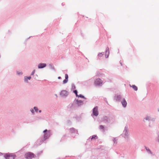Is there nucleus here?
Masks as SVG:
<instances>
[{
    "label": "nucleus",
    "instance_id": "nucleus-6",
    "mask_svg": "<svg viewBox=\"0 0 159 159\" xmlns=\"http://www.w3.org/2000/svg\"><path fill=\"white\" fill-rule=\"evenodd\" d=\"M46 66V64L45 63H40L39 64L38 67L39 69L45 67Z\"/></svg>",
    "mask_w": 159,
    "mask_h": 159
},
{
    "label": "nucleus",
    "instance_id": "nucleus-24",
    "mask_svg": "<svg viewBox=\"0 0 159 159\" xmlns=\"http://www.w3.org/2000/svg\"><path fill=\"white\" fill-rule=\"evenodd\" d=\"M125 132H126V133H128V132H127V130L126 129H125Z\"/></svg>",
    "mask_w": 159,
    "mask_h": 159
},
{
    "label": "nucleus",
    "instance_id": "nucleus-19",
    "mask_svg": "<svg viewBox=\"0 0 159 159\" xmlns=\"http://www.w3.org/2000/svg\"><path fill=\"white\" fill-rule=\"evenodd\" d=\"M34 109L35 110V111L37 112V110H38V108L36 107H34Z\"/></svg>",
    "mask_w": 159,
    "mask_h": 159
},
{
    "label": "nucleus",
    "instance_id": "nucleus-26",
    "mask_svg": "<svg viewBox=\"0 0 159 159\" xmlns=\"http://www.w3.org/2000/svg\"><path fill=\"white\" fill-rule=\"evenodd\" d=\"M33 111H34V110H32V111H31V112H32V113H33Z\"/></svg>",
    "mask_w": 159,
    "mask_h": 159
},
{
    "label": "nucleus",
    "instance_id": "nucleus-23",
    "mask_svg": "<svg viewBox=\"0 0 159 159\" xmlns=\"http://www.w3.org/2000/svg\"><path fill=\"white\" fill-rule=\"evenodd\" d=\"M149 119V117H147L146 118V120H148V119Z\"/></svg>",
    "mask_w": 159,
    "mask_h": 159
},
{
    "label": "nucleus",
    "instance_id": "nucleus-2",
    "mask_svg": "<svg viewBox=\"0 0 159 159\" xmlns=\"http://www.w3.org/2000/svg\"><path fill=\"white\" fill-rule=\"evenodd\" d=\"M35 156L32 153L29 152L25 155V157L27 159H31L33 157H34Z\"/></svg>",
    "mask_w": 159,
    "mask_h": 159
},
{
    "label": "nucleus",
    "instance_id": "nucleus-27",
    "mask_svg": "<svg viewBox=\"0 0 159 159\" xmlns=\"http://www.w3.org/2000/svg\"><path fill=\"white\" fill-rule=\"evenodd\" d=\"M114 140H115V139H114ZM115 141H114V143H115Z\"/></svg>",
    "mask_w": 159,
    "mask_h": 159
},
{
    "label": "nucleus",
    "instance_id": "nucleus-22",
    "mask_svg": "<svg viewBox=\"0 0 159 159\" xmlns=\"http://www.w3.org/2000/svg\"><path fill=\"white\" fill-rule=\"evenodd\" d=\"M158 142H159V135H158Z\"/></svg>",
    "mask_w": 159,
    "mask_h": 159
},
{
    "label": "nucleus",
    "instance_id": "nucleus-1",
    "mask_svg": "<svg viewBox=\"0 0 159 159\" xmlns=\"http://www.w3.org/2000/svg\"><path fill=\"white\" fill-rule=\"evenodd\" d=\"M44 133L43 139L44 140H45L48 139L51 133L50 130H48L47 129H45L43 131Z\"/></svg>",
    "mask_w": 159,
    "mask_h": 159
},
{
    "label": "nucleus",
    "instance_id": "nucleus-28",
    "mask_svg": "<svg viewBox=\"0 0 159 159\" xmlns=\"http://www.w3.org/2000/svg\"><path fill=\"white\" fill-rule=\"evenodd\" d=\"M39 112H41V110H40V111H39Z\"/></svg>",
    "mask_w": 159,
    "mask_h": 159
},
{
    "label": "nucleus",
    "instance_id": "nucleus-8",
    "mask_svg": "<svg viewBox=\"0 0 159 159\" xmlns=\"http://www.w3.org/2000/svg\"><path fill=\"white\" fill-rule=\"evenodd\" d=\"M61 94L62 95H66L67 94V92L66 91L63 90L61 91Z\"/></svg>",
    "mask_w": 159,
    "mask_h": 159
},
{
    "label": "nucleus",
    "instance_id": "nucleus-10",
    "mask_svg": "<svg viewBox=\"0 0 159 159\" xmlns=\"http://www.w3.org/2000/svg\"><path fill=\"white\" fill-rule=\"evenodd\" d=\"M97 138V136L96 135H93L92 137H91V140L93 139H95Z\"/></svg>",
    "mask_w": 159,
    "mask_h": 159
},
{
    "label": "nucleus",
    "instance_id": "nucleus-13",
    "mask_svg": "<svg viewBox=\"0 0 159 159\" xmlns=\"http://www.w3.org/2000/svg\"><path fill=\"white\" fill-rule=\"evenodd\" d=\"M68 80L65 79L63 81V83L65 84L68 81Z\"/></svg>",
    "mask_w": 159,
    "mask_h": 159
},
{
    "label": "nucleus",
    "instance_id": "nucleus-11",
    "mask_svg": "<svg viewBox=\"0 0 159 159\" xmlns=\"http://www.w3.org/2000/svg\"><path fill=\"white\" fill-rule=\"evenodd\" d=\"M31 77H25V80L27 81V79L30 80V79Z\"/></svg>",
    "mask_w": 159,
    "mask_h": 159
},
{
    "label": "nucleus",
    "instance_id": "nucleus-16",
    "mask_svg": "<svg viewBox=\"0 0 159 159\" xmlns=\"http://www.w3.org/2000/svg\"><path fill=\"white\" fill-rule=\"evenodd\" d=\"M74 93L75 94V95H76V96H78V95L77 94V91L76 90H74Z\"/></svg>",
    "mask_w": 159,
    "mask_h": 159
},
{
    "label": "nucleus",
    "instance_id": "nucleus-7",
    "mask_svg": "<svg viewBox=\"0 0 159 159\" xmlns=\"http://www.w3.org/2000/svg\"><path fill=\"white\" fill-rule=\"evenodd\" d=\"M121 103L123 106L124 107H125L127 105V102L125 99H124L123 100L121 101Z\"/></svg>",
    "mask_w": 159,
    "mask_h": 159
},
{
    "label": "nucleus",
    "instance_id": "nucleus-15",
    "mask_svg": "<svg viewBox=\"0 0 159 159\" xmlns=\"http://www.w3.org/2000/svg\"><path fill=\"white\" fill-rule=\"evenodd\" d=\"M65 79L68 80V76L67 74H66L65 75Z\"/></svg>",
    "mask_w": 159,
    "mask_h": 159
},
{
    "label": "nucleus",
    "instance_id": "nucleus-14",
    "mask_svg": "<svg viewBox=\"0 0 159 159\" xmlns=\"http://www.w3.org/2000/svg\"><path fill=\"white\" fill-rule=\"evenodd\" d=\"M103 55V54L102 53H100L98 55V57H101Z\"/></svg>",
    "mask_w": 159,
    "mask_h": 159
},
{
    "label": "nucleus",
    "instance_id": "nucleus-5",
    "mask_svg": "<svg viewBox=\"0 0 159 159\" xmlns=\"http://www.w3.org/2000/svg\"><path fill=\"white\" fill-rule=\"evenodd\" d=\"M93 115L95 116H97L98 115V107H96L93 108Z\"/></svg>",
    "mask_w": 159,
    "mask_h": 159
},
{
    "label": "nucleus",
    "instance_id": "nucleus-9",
    "mask_svg": "<svg viewBox=\"0 0 159 159\" xmlns=\"http://www.w3.org/2000/svg\"><path fill=\"white\" fill-rule=\"evenodd\" d=\"M135 91H137L138 89L137 87L134 85H133L132 86H130Z\"/></svg>",
    "mask_w": 159,
    "mask_h": 159
},
{
    "label": "nucleus",
    "instance_id": "nucleus-3",
    "mask_svg": "<svg viewBox=\"0 0 159 159\" xmlns=\"http://www.w3.org/2000/svg\"><path fill=\"white\" fill-rule=\"evenodd\" d=\"M4 157L6 159H14L15 156L12 154L7 153L5 155Z\"/></svg>",
    "mask_w": 159,
    "mask_h": 159
},
{
    "label": "nucleus",
    "instance_id": "nucleus-20",
    "mask_svg": "<svg viewBox=\"0 0 159 159\" xmlns=\"http://www.w3.org/2000/svg\"><path fill=\"white\" fill-rule=\"evenodd\" d=\"M35 72V70H33V71H32V73L31 74V75H34V74Z\"/></svg>",
    "mask_w": 159,
    "mask_h": 159
},
{
    "label": "nucleus",
    "instance_id": "nucleus-18",
    "mask_svg": "<svg viewBox=\"0 0 159 159\" xmlns=\"http://www.w3.org/2000/svg\"><path fill=\"white\" fill-rule=\"evenodd\" d=\"M70 130L72 133H73V132H74V129L73 128L70 129Z\"/></svg>",
    "mask_w": 159,
    "mask_h": 159
},
{
    "label": "nucleus",
    "instance_id": "nucleus-12",
    "mask_svg": "<svg viewBox=\"0 0 159 159\" xmlns=\"http://www.w3.org/2000/svg\"><path fill=\"white\" fill-rule=\"evenodd\" d=\"M99 127V129H104V127L102 125H100Z\"/></svg>",
    "mask_w": 159,
    "mask_h": 159
},
{
    "label": "nucleus",
    "instance_id": "nucleus-25",
    "mask_svg": "<svg viewBox=\"0 0 159 159\" xmlns=\"http://www.w3.org/2000/svg\"><path fill=\"white\" fill-rule=\"evenodd\" d=\"M61 78V77H58V79H60Z\"/></svg>",
    "mask_w": 159,
    "mask_h": 159
},
{
    "label": "nucleus",
    "instance_id": "nucleus-17",
    "mask_svg": "<svg viewBox=\"0 0 159 159\" xmlns=\"http://www.w3.org/2000/svg\"><path fill=\"white\" fill-rule=\"evenodd\" d=\"M78 97H80L81 98H84L85 97H84V96L82 95H80L79 96L78 95Z\"/></svg>",
    "mask_w": 159,
    "mask_h": 159
},
{
    "label": "nucleus",
    "instance_id": "nucleus-21",
    "mask_svg": "<svg viewBox=\"0 0 159 159\" xmlns=\"http://www.w3.org/2000/svg\"><path fill=\"white\" fill-rule=\"evenodd\" d=\"M146 150L148 152H149L150 153H151V152L149 149H147L146 148Z\"/></svg>",
    "mask_w": 159,
    "mask_h": 159
},
{
    "label": "nucleus",
    "instance_id": "nucleus-4",
    "mask_svg": "<svg viewBox=\"0 0 159 159\" xmlns=\"http://www.w3.org/2000/svg\"><path fill=\"white\" fill-rule=\"evenodd\" d=\"M95 84L97 85H100L102 84V81L100 79H97L94 82Z\"/></svg>",
    "mask_w": 159,
    "mask_h": 159
}]
</instances>
